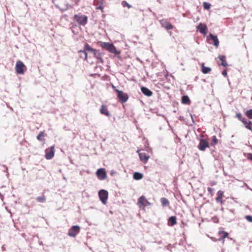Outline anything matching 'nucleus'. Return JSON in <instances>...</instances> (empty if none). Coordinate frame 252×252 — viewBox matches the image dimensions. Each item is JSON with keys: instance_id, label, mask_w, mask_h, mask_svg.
<instances>
[{"instance_id": "obj_1", "label": "nucleus", "mask_w": 252, "mask_h": 252, "mask_svg": "<svg viewBox=\"0 0 252 252\" xmlns=\"http://www.w3.org/2000/svg\"><path fill=\"white\" fill-rule=\"evenodd\" d=\"M73 19L75 22L81 26H85L88 22V17L81 13L75 14Z\"/></svg>"}, {"instance_id": "obj_2", "label": "nucleus", "mask_w": 252, "mask_h": 252, "mask_svg": "<svg viewBox=\"0 0 252 252\" xmlns=\"http://www.w3.org/2000/svg\"><path fill=\"white\" fill-rule=\"evenodd\" d=\"M101 46L107 50L109 52L113 53L116 55L120 54V52L117 51L116 48L112 44L107 42H103L102 43Z\"/></svg>"}, {"instance_id": "obj_3", "label": "nucleus", "mask_w": 252, "mask_h": 252, "mask_svg": "<svg viewBox=\"0 0 252 252\" xmlns=\"http://www.w3.org/2000/svg\"><path fill=\"white\" fill-rule=\"evenodd\" d=\"M113 88L117 93V97L122 103L126 102L128 99V95L127 94L124 93L122 91H120L113 86Z\"/></svg>"}, {"instance_id": "obj_4", "label": "nucleus", "mask_w": 252, "mask_h": 252, "mask_svg": "<svg viewBox=\"0 0 252 252\" xmlns=\"http://www.w3.org/2000/svg\"><path fill=\"white\" fill-rule=\"evenodd\" d=\"M137 204L139 208L145 210V207L150 205L151 203L146 199L145 196L142 195L138 198Z\"/></svg>"}, {"instance_id": "obj_5", "label": "nucleus", "mask_w": 252, "mask_h": 252, "mask_svg": "<svg viewBox=\"0 0 252 252\" xmlns=\"http://www.w3.org/2000/svg\"><path fill=\"white\" fill-rule=\"evenodd\" d=\"M27 68L23 63L21 61H18L15 65V70L17 74H23Z\"/></svg>"}, {"instance_id": "obj_6", "label": "nucleus", "mask_w": 252, "mask_h": 252, "mask_svg": "<svg viewBox=\"0 0 252 252\" xmlns=\"http://www.w3.org/2000/svg\"><path fill=\"white\" fill-rule=\"evenodd\" d=\"M84 50L86 52L88 51L89 52H91L93 54L94 57H96L98 59H99L101 61V62H102V59L101 58L98 57L99 55H100V54L98 53L96 50L91 48V47L88 44H86L85 45V46L84 47Z\"/></svg>"}, {"instance_id": "obj_7", "label": "nucleus", "mask_w": 252, "mask_h": 252, "mask_svg": "<svg viewBox=\"0 0 252 252\" xmlns=\"http://www.w3.org/2000/svg\"><path fill=\"white\" fill-rule=\"evenodd\" d=\"M70 0V4H68V3L64 4V3H61L60 8L62 10L64 11V10H66L69 9V8L72 7V6L73 5H78L80 1V0Z\"/></svg>"}, {"instance_id": "obj_8", "label": "nucleus", "mask_w": 252, "mask_h": 252, "mask_svg": "<svg viewBox=\"0 0 252 252\" xmlns=\"http://www.w3.org/2000/svg\"><path fill=\"white\" fill-rule=\"evenodd\" d=\"M55 154V146H52L50 148H48L45 150V157L47 159H52Z\"/></svg>"}, {"instance_id": "obj_9", "label": "nucleus", "mask_w": 252, "mask_h": 252, "mask_svg": "<svg viewBox=\"0 0 252 252\" xmlns=\"http://www.w3.org/2000/svg\"><path fill=\"white\" fill-rule=\"evenodd\" d=\"M80 230V228L79 226L77 225H74L68 230V235L70 237H75L76 235L79 233Z\"/></svg>"}, {"instance_id": "obj_10", "label": "nucleus", "mask_w": 252, "mask_h": 252, "mask_svg": "<svg viewBox=\"0 0 252 252\" xmlns=\"http://www.w3.org/2000/svg\"><path fill=\"white\" fill-rule=\"evenodd\" d=\"M108 192L104 189L100 190L98 192L100 200L104 204L106 203L108 198Z\"/></svg>"}, {"instance_id": "obj_11", "label": "nucleus", "mask_w": 252, "mask_h": 252, "mask_svg": "<svg viewBox=\"0 0 252 252\" xmlns=\"http://www.w3.org/2000/svg\"><path fill=\"white\" fill-rule=\"evenodd\" d=\"M96 175L101 180H104L107 177L106 172L104 168L98 169L96 172Z\"/></svg>"}, {"instance_id": "obj_12", "label": "nucleus", "mask_w": 252, "mask_h": 252, "mask_svg": "<svg viewBox=\"0 0 252 252\" xmlns=\"http://www.w3.org/2000/svg\"><path fill=\"white\" fill-rule=\"evenodd\" d=\"M209 143L206 139H201L200 140L199 145H198V148L199 150L204 151L207 148H209Z\"/></svg>"}, {"instance_id": "obj_13", "label": "nucleus", "mask_w": 252, "mask_h": 252, "mask_svg": "<svg viewBox=\"0 0 252 252\" xmlns=\"http://www.w3.org/2000/svg\"><path fill=\"white\" fill-rule=\"evenodd\" d=\"M137 153L139 155L140 160L143 163H146L150 158V156L145 153H141L139 150L137 151Z\"/></svg>"}, {"instance_id": "obj_14", "label": "nucleus", "mask_w": 252, "mask_h": 252, "mask_svg": "<svg viewBox=\"0 0 252 252\" xmlns=\"http://www.w3.org/2000/svg\"><path fill=\"white\" fill-rule=\"evenodd\" d=\"M223 197L224 192L222 190H219L217 192V196L216 198L217 202L220 203L221 205H222L224 202V200H223Z\"/></svg>"}, {"instance_id": "obj_15", "label": "nucleus", "mask_w": 252, "mask_h": 252, "mask_svg": "<svg viewBox=\"0 0 252 252\" xmlns=\"http://www.w3.org/2000/svg\"><path fill=\"white\" fill-rule=\"evenodd\" d=\"M100 113L107 117H110L111 116L109 113L107 106L105 105H102L100 109Z\"/></svg>"}, {"instance_id": "obj_16", "label": "nucleus", "mask_w": 252, "mask_h": 252, "mask_svg": "<svg viewBox=\"0 0 252 252\" xmlns=\"http://www.w3.org/2000/svg\"><path fill=\"white\" fill-rule=\"evenodd\" d=\"M197 29L200 33L204 35H206L208 29L207 26L205 25H203L202 23H200L197 27Z\"/></svg>"}, {"instance_id": "obj_17", "label": "nucleus", "mask_w": 252, "mask_h": 252, "mask_svg": "<svg viewBox=\"0 0 252 252\" xmlns=\"http://www.w3.org/2000/svg\"><path fill=\"white\" fill-rule=\"evenodd\" d=\"M162 26L166 30H169L173 29V26L168 22L164 20H161L160 21Z\"/></svg>"}, {"instance_id": "obj_18", "label": "nucleus", "mask_w": 252, "mask_h": 252, "mask_svg": "<svg viewBox=\"0 0 252 252\" xmlns=\"http://www.w3.org/2000/svg\"><path fill=\"white\" fill-rule=\"evenodd\" d=\"M218 235L220 236V238L218 239V240L219 241H222L223 242H224L223 239L226 237H228V233L223 231H219L218 232Z\"/></svg>"}, {"instance_id": "obj_19", "label": "nucleus", "mask_w": 252, "mask_h": 252, "mask_svg": "<svg viewBox=\"0 0 252 252\" xmlns=\"http://www.w3.org/2000/svg\"><path fill=\"white\" fill-rule=\"evenodd\" d=\"M242 122L246 128L252 131V122L251 121H248L246 118H245L243 119Z\"/></svg>"}, {"instance_id": "obj_20", "label": "nucleus", "mask_w": 252, "mask_h": 252, "mask_svg": "<svg viewBox=\"0 0 252 252\" xmlns=\"http://www.w3.org/2000/svg\"><path fill=\"white\" fill-rule=\"evenodd\" d=\"M220 61V63H219V65H222L224 67H226L228 65V64L226 61V58L224 56H219L218 57Z\"/></svg>"}, {"instance_id": "obj_21", "label": "nucleus", "mask_w": 252, "mask_h": 252, "mask_svg": "<svg viewBox=\"0 0 252 252\" xmlns=\"http://www.w3.org/2000/svg\"><path fill=\"white\" fill-rule=\"evenodd\" d=\"M141 92L146 96H151L153 94V93L147 88L142 87L141 88Z\"/></svg>"}, {"instance_id": "obj_22", "label": "nucleus", "mask_w": 252, "mask_h": 252, "mask_svg": "<svg viewBox=\"0 0 252 252\" xmlns=\"http://www.w3.org/2000/svg\"><path fill=\"white\" fill-rule=\"evenodd\" d=\"M209 37L211 38V39L213 41V44L216 47H218L219 45V41L218 39V37L217 36L213 35L212 34L210 33Z\"/></svg>"}, {"instance_id": "obj_23", "label": "nucleus", "mask_w": 252, "mask_h": 252, "mask_svg": "<svg viewBox=\"0 0 252 252\" xmlns=\"http://www.w3.org/2000/svg\"><path fill=\"white\" fill-rule=\"evenodd\" d=\"M212 70V69L209 67L205 66L204 63H203L201 65V71L204 74H207L210 72Z\"/></svg>"}, {"instance_id": "obj_24", "label": "nucleus", "mask_w": 252, "mask_h": 252, "mask_svg": "<svg viewBox=\"0 0 252 252\" xmlns=\"http://www.w3.org/2000/svg\"><path fill=\"white\" fill-rule=\"evenodd\" d=\"M182 102L185 104H190V100L187 95H184L182 97Z\"/></svg>"}, {"instance_id": "obj_25", "label": "nucleus", "mask_w": 252, "mask_h": 252, "mask_svg": "<svg viewBox=\"0 0 252 252\" xmlns=\"http://www.w3.org/2000/svg\"><path fill=\"white\" fill-rule=\"evenodd\" d=\"M168 223L171 226H173L177 223L176 218L175 216L171 217L168 220Z\"/></svg>"}, {"instance_id": "obj_26", "label": "nucleus", "mask_w": 252, "mask_h": 252, "mask_svg": "<svg viewBox=\"0 0 252 252\" xmlns=\"http://www.w3.org/2000/svg\"><path fill=\"white\" fill-rule=\"evenodd\" d=\"M79 53L80 54V56L81 58H83L84 60H87V53L84 50L79 51Z\"/></svg>"}, {"instance_id": "obj_27", "label": "nucleus", "mask_w": 252, "mask_h": 252, "mask_svg": "<svg viewBox=\"0 0 252 252\" xmlns=\"http://www.w3.org/2000/svg\"><path fill=\"white\" fill-rule=\"evenodd\" d=\"M160 201L162 206H166L169 205V201L165 197L161 198L160 199Z\"/></svg>"}, {"instance_id": "obj_28", "label": "nucleus", "mask_w": 252, "mask_h": 252, "mask_svg": "<svg viewBox=\"0 0 252 252\" xmlns=\"http://www.w3.org/2000/svg\"><path fill=\"white\" fill-rule=\"evenodd\" d=\"M143 177V174L139 172H135L133 174V178L136 180L141 179Z\"/></svg>"}, {"instance_id": "obj_29", "label": "nucleus", "mask_w": 252, "mask_h": 252, "mask_svg": "<svg viewBox=\"0 0 252 252\" xmlns=\"http://www.w3.org/2000/svg\"><path fill=\"white\" fill-rule=\"evenodd\" d=\"M45 136V133L44 131H40L38 135L37 136V139L39 141H42L44 140V137Z\"/></svg>"}, {"instance_id": "obj_30", "label": "nucleus", "mask_w": 252, "mask_h": 252, "mask_svg": "<svg viewBox=\"0 0 252 252\" xmlns=\"http://www.w3.org/2000/svg\"><path fill=\"white\" fill-rule=\"evenodd\" d=\"M36 200L40 203H44L46 201V197L44 195H42L40 196H38L36 197Z\"/></svg>"}, {"instance_id": "obj_31", "label": "nucleus", "mask_w": 252, "mask_h": 252, "mask_svg": "<svg viewBox=\"0 0 252 252\" xmlns=\"http://www.w3.org/2000/svg\"><path fill=\"white\" fill-rule=\"evenodd\" d=\"M245 115L250 119H252V109H250L246 112Z\"/></svg>"}, {"instance_id": "obj_32", "label": "nucleus", "mask_w": 252, "mask_h": 252, "mask_svg": "<svg viewBox=\"0 0 252 252\" xmlns=\"http://www.w3.org/2000/svg\"><path fill=\"white\" fill-rule=\"evenodd\" d=\"M203 6L205 9L209 10L211 8V4L207 2H204L203 3Z\"/></svg>"}, {"instance_id": "obj_33", "label": "nucleus", "mask_w": 252, "mask_h": 252, "mask_svg": "<svg viewBox=\"0 0 252 252\" xmlns=\"http://www.w3.org/2000/svg\"><path fill=\"white\" fill-rule=\"evenodd\" d=\"M94 2H95V5L96 6V9H99L102 12H103V6L102 2H101L100 4L98 6H97V4L96 3V2L95 1Z\"/></svg>"}, {"instance_id": "obj_34", "label": "nucleus", "mask_w": 252, "mask_h": 252, "mask_svg": "<svg viewBox=\"0 0 252 252\" xmlns=\"http://www.w3.org/2000/svg\"><path fill=\"white\" fill-rule=\"evenodd\" d=\"M218 143V140L216 136H214L212 137V145L215 146Z\"/></svg>"}, {"instance_id": "obj_35", "label": "nucleus", "mask_w": 252, "mask_h": 252, "mask_svg": "<svg viewBox=\"0 0 252 252\" xmlns=\"http://www.w3.org/2000/svg\"><path fill=\"white\" fill-rule=\"evenodd\" d=\"M122 5L124 7H127L128 8H130L131 7V6L125 0H124L122 2Z\"/></svg>"}, {"instance_id": "obj_36", "label": "nucleus", "mask_w": 252, "mask_h": 252, "mask_svg": "<svg viewBox=\"0 0 252 252\" xmlns=\"http://www.w3.org/2000/svg\"><path fill=\"white\" fill-rule=\"evenodd\" d=\"M207 190L210 195L213 196L214 195V189L212 188L209 187L208 188Z\"/></svg>"}, {"instance_id": "obj_37", "label": "nucleus", "mask_w": 252, "mask_h": 252, "mask_svg": "<svg viewBox=\"0 0 252 252\" xmlns=\"http://www.w3.org/2000/svg\"><path fill=\"white\" fill-rule=\"evenodd\" d=\"M236 116L241 122L243 121V119H245V118L242 117V115L240 113H237Z\"/></svg>"}, {"instance_id": "obj_38", "label": "nucleus", "mask_w": 252, "mask_h": 252, "mask_svg": "<svg viewBox=\"0 0 252 252\" xmlns=\"http://www.w3.org/2000/svg\"><path fill=\"white\" fill-rule=\"evenodd\" d=\"M245 219L249 222H252V216H246Z\"/></svg>"}, {"instance_id": "obj_39", "label": "nucleus", "mask_w": 252, "mask_h": 252, "mask_svg": "<svg viewBox=\"0 0 252 252\" xmlns=\"http://www.w3.org/2000/svg\"><path fill=\"white\" fill-rule=\"evenodd\" d=\"M247 158L248 159L252 161V154L248 153L247 154Z\"/></svg>"}, {"instance_id": "obj_40", "label": "nucleus", "mask_w": 252, "mask_h": 252, "mask_svg": "<svg viewBox=\"0 0 252 252\" xmlns=\"http://www.w3.org/2000/svg\"><path fill=\"white\" fill-rule=\"evenodd\" d=\"M222 74L224 77H226L227 76V70L226 69L223 70L222 72Z\"/></svg>"}, {"instance_id": "obj_41", "label": "nucleus", "mask_w": 252, "mask_h": 252, "mask_svg": "<svg viewBox=\"0 0 252 252\" xmlns=\"http://www.w3.org/2000/svg\"><path fill=\"white\" fill-rule=\"evenodd\" d=\"M216 184V182L215 181H212L211 183V185L212 186L215 185Z\"/></svg>"}]
</instances>
